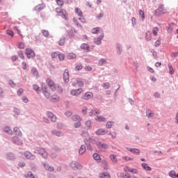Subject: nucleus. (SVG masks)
Segmentation results:
<instances>
[{"label": "nucleus", "mask_w": 178, "mask_h": 178, "mask_svg": "<svg viewBox=\"0 0 178 178\" xmlns=\"http://www.w3.org/2000/svg\"><path fill=\"white\" fill-rule=\"evenodd\" d=\"M142 168L145 170H148V171L152 170V168H151V167L148 166V164H147L146 163H142Z\"/></svg>", "instance_id": "obj_22"}, {"label": "nucleus", "mask_w": 178, "mask_h": 178, "mask_svg": "<svg viewBox=\"0 0 178 178\" xmlns=\"http://www.w3.org/2000/svg\"><path fill=\"white\" fill-rule=\"evenodd\" d=\"M13 142L15 143V144H17L18 145H22L23 144V140H20L19 138L17 137H14L13 138Z\"/></svg>", "instance_id": "obj_17"}, {"label": "nucleus", "mask_w": 178, "mask_h": 178, "mask_svg": "<svg viewBox=\"0 0 178 178\" xmlns=\"http://www.w3.org/2000/svg\"><path fill=\"white\" fill-rule=\"evenodd\" d=\"M6 34H8V35H10V37H13L15 35V33H13V31L12 30H7L6 31Z\"/></svg>", "instance_id": "obj_45"}, {"label": "nucleus", "mask_w": 178, "mask_h": 178, "mask_svg": "<svg viewBox=\"0 0 178 178\" xmlns=\"http://www.w3.org/2000/svg\"><path fill=\"white\" fill-rule=\"evenodd\" d=\"M38 152L42 156V158H44V159H47L48 158V152L45 150L44 148H38Z\"/></svg>", "instance_id": "obj_3"}, {"label": "nucleus", "mask_w": 178, "mask_h": 178, "mask_svg": "<svg viewBox=\"0 0 178 178\" xmlns=\"http://www.w3.org/2000/svg\"><path fill=\"white\" fill-rule=\"evenodd\" d=\"M127 149L128 151H130L131 152H132V154H136V155H140V150L136 148H130V147H127Z\"/></svg>", "instance_id": "obj_16"}, {"label": "nucleus", "mask_w": 178, "mask_h": 178, "mask_svg": "<svg viewBox=\"0 0 178 178\" xmlns=\"http://www.w3.org/2000/svg\"><path fill=\"white\" fill-rule=\"evenodd\" d=\"M17 48H19V49H23L24 48V43L20 42L17 43Z\"/></svg>", "instance_id": "obj_44"}, {"label": "nucleus", "mask_w": 178, "mask_h": 178, "mask_svg": "<svg viewBox=\"0 0 178 178\" xmlns=\"http://www.w3.org/2000/svg\"><path fill=\"white\" fill-rule=\"evenodd\" d=\"M129 173H132L133 175H137V173H138V170L136 168H131V171Z\"/></svg>", "instance_id": "obj_53"}, {"label": "nucleus", "mask_w": 178, "mask_h": 178, "mask_svg": "<svg viewBox=\"0 0 178 178\" xmlns=\"http://www.w3.org/2000/svg\"><path fill=\"white\" fill-rule=\"evenodd\" d=\"M158 28L155 27L152 29V33L154 34V35H158Z\"/></svg>", "instance_id": "obj_60"}, {"label": "nucleus", "mask_w": 178, "mask_h": 178, "mask_svg": "<svg viewBox=\"0 0 178 178\" xmlns=\"http://www.w3.org/2000/svg\"><path fill=\"white\" fill-rule=\"evenodd\" d=\"M97 145L102 151H105V149H106L108 148V145H106L105 143H102V142H97Z\"/></svg>", "instance_id": "obj_9"}, {"label": "nucleus", "mask_w": 178, "mask_h": 178, "mask_svg": "<svg viewBox=\"0 0 178 178\" xmlns=\"http://www.w3.org/2000/svg\"><path fill=\"white\" fill-rule=\"evenodd\" d=\"M51 58L54 59V58H57V56H58L59 52H58V51H54V52L51 53Z\"/></svg>", "instance_id": "obj_48"}, {"label": "nucleus", "mask_w": 178, "mask_h": 178, "mask_svg": "<svg viewBox=\"0 0 178 178\" xmlns=\"http://www.w3.org/2000/svg\"><path fill=\"white\" fill-rule=\"evenodd\" d=\"M51 102H58L59 101V97L56 96L55 97H51Z\"/></svg>", "instance_id": "obj_57"}, {"label": "nucleus", "mask_w": 178, "mask_h": 178, "mask_svg": "<svg viewBox=\"0 0 178 178\" xmlns=\"http://www.w3.org/2000/svg\"><path fill=\"white\" fill-rule=\"evenodd\" d=\"M120 177H121V178H130V174L122 173V174L120 175Z\"/></svg>", "instance_id": "obj_54"}, {"label": "nucleus", "mask_w": 178, "mask_h": 178, "mask_svg": "<svg viewBox=\"0 0 178 178\" xmlns=\"http://www.w3.org/2000/svg\"><path fill=\"white\" fill-rule=\"evenodd\" d=\"M57 5H58V6H63V5L65 4V2H63V0H55Z\"/></svg>", "instance_id": "obj_43"}, {"label": "nucleus", "mask_w": 178, "mask_h": 178, "mask_svg": "<svg viewBox=\"0 0 178 178\" xmlns=\"http://www.w3.org/2000/svg\"><path fill=\"white\" fill-rule=\"evenodd\" d=\"M95 120H96L97 122H106V118L101 115H97L95 118Z\"/></svg>", "instance_id": "obj_18"}, {"label": "nucleus", "mask_w": 178, "mask_h": 178, "mask_svg": "<svg viewBox=\"0 0 178 178\" xmlns=\"http://www.w3.org/2000/svg\"><path fill=\"white\" fill-rule=\"evenodd\" d=\"M100 178H111V175L108 172H102L99 174Z\"/></svg>", "instance_id": "obj_23"}, {"label": "nucleus", "mask_w": 178, "mask_h": 178, "mask_svg": "<svg viewBox=\"0 0 178 178\" xmlns=\"http://www.w3.org/2000/svg\"><path fill=\"white\" fill-rule=\"evenodd\" d=\"M170 177H172V178H176L177 177L178 178V174L176 175V172H175V170H172L170 171L169 173H168Z\"/></svg>", "instance_id": "obj_28"}, {"label": "nucleus", "mask_w": 178, "mask_h": 178, "mask_svg": "<svg viewBox=\"0 0 178 178\" xmlns=\"http://www.w3.org/2000/svg\"><path fill=\"white\" fill-rule=\"evenodd\" d=\"M26 178H35L34 175L33 174L32 172H28L27 175H26Z\"/></svg>", "instance_id": "obj_39"}, {"label": "nucleus", "mask_w": 178, "mask_h": 178, "mask_svg": "<svg viewBox=\"0 0 178 178\" xmlns=\"http://www.w3.org/2000/svg\"><path fill=\"white\" fill-rule=\"evenodd\" d=\"M59 45H65V38H61L58 42Z\"/></svg>", "instance_id": "obj_56"}, {"label": "nucleus", "mask_w": 178, "mask_h": 178, "mask_svg": "<svg viewBox=\"0 0 178 178\" xmlns=\"http://www.w3.org/2000/svg\"><path fill=\"white\" fill-rule=\"evenodd\" d=\"M67 59H76V56L74 53H69L67 56Z\"/></svg>", "instance_id": "obj_30"}, {"label": "nucleus", "mask_w": 178, "mask_h": 178, "mask_svg": "<svg viewBox=\"0 0 178 178\" xmlns=\"http://www.w3.org/2000/svg\"><path fill=\"white\" fill-rule=\"evenodd\" d=\"M6 159L8 161H15V159H16V156H15V154H13V153H8L6 154Z\"/></svg>", "instance_id": "obj_15"}, {"label": "nucleus", "mask_w": 178, "mask_h": 178, "mask_svg": "<svg viewBox=\"0 0 178 178\" xmlns=\"http://www.w3.org/2000/svg\"><path fill=\"white\" fill-rule=\"evenodd\" d=\"M155 13L156 15H157V16H160V15H163V12H162L161 8L156 9Z\"/></svg>", "instance_id": "obj_50"}, {"label": "nucleus", "mask_w": 178, "mask_h": 178, "mask_svg": "<svg viewBox=\"0 0 178 178\" xmlns=\"http://www.w3.org/2000/svg\"><path fill=\"white\" fill-rule=\"evenodd\" d=\"M75 13L77 14V16L79 17H83V11L79 8H75Z\"/></svg>", "instance_id": "obj_21"}, {"label": "nucleus", "mask_w": 178, "mask_h": 178, "mask_svg": "<svg viewBox=\"0 0 178 178\" xmlns=\"http://www.w3.org/2000/svg\"><path fill=\"white\" fill-rule=\"evenodd\" d=\"M85 129H91V121L90 120L86 121V124H85Z\"/></svg>", "instance_id": "obj_38"}, {"label": "nucleus", "mask_w": 178, "mask_h": 178, "mask_svg": "<svg viewBox=\"0 0 178 178\" xmlns=\"http://www.w3.org/2000/svg\"><path fill=\"white\" fill-rule=\"evenodd\" d=\"M97 136H105L106 134V131L104 129H99L96 131Z\"/></svg>", "instance_id": "obj_13"}, {"label": "nucleus", "mask_w": 178, "mask_h": 178, "mask_svg": "<svg viewBox=\"0 0 178 178\" xmlns=\"http://www.w3.org/2000/svg\"><path fill=\"white\" fill-rule=\"evenodd\" d=\"M152 33L151 32L148 31L146 33V35H145V40L147 41H151V38H152Z\"/></svg>", "instance_id": "obj_34"}, {"label": "nucleus", "mask_w": 178, "mask_h": 178, "mask_svg": "<svg viewBox=\"0 0 178 178\" xmlns=\"http://www.w3.org/2000/svg\"><path fill=\"white\" fill-rule=\"evenodd\" d=\"M110 159L112 161L113 163H116L118 162V159L116 158V155L111 154L110 156Z\"/></svg>", "instance_id": "obj_33"}, {"label": "nucleus", "mask_w": 178, "mask_h": 178, "mask_svg": "<svg viewBox=\"0 0 178 178\" xmlns=\"http://www.w3.org/2000/svg\"><path fill=\"white\" fill-rule=\"evenodd\" d=\"M72 120H73L74 122H81L82 119H81V118L80 116H79V115H74V116L72 117Z\"/></svg>", "instance_id": "obj_32"}, {"label": "nucleus", "mask_w": 178, "mask_h": 178, "mask_svg": "<svg viewBox=\"0 0 178 178\" xmlns=\"http://www.w3.org/2000/svg\"><path fill=\"white\" fill-rule=\"evenodd\" d=\"M146 115L147 116H148V118H152V116H154L153 112L151 111L150 110H147Z\"/></svg>", "instance_id": "obj_41"}, {"label": "nucleus", "mask_w": 178, "mask_h": 178, "mask_svg": "<svg viewBox=\"0 0 178 178\" xmlns=\"http://www.w3.org/2000/svg\"><path fill=\"white\" fill-rule=\"evenodd\" d=\"M63 79L65 83H69V70H65L64 74H63Z\"/></svg>", "instance_id": "obj_12"}, {"label": "nucleus", "mask_w": 178, "mask_h": 178, "mask_svg": "<svg viewBox=\"0 0 178 178\" xmlns=\"http://www.w3.org/2000/svg\"><path fill=\"white\" fill-rule=\"evenodd\" d=\"M18 55L21 59H24V55L23 54V51H18Z\"/></svg>", "instance_id": "obj_63"}, {"label": "nucleus", "mask_w": 178, "mask_h": 178, "mask_svg": "<svg viewBox=\"0 0 178 178\" xmlns=\"http://www.w3.org/2000/svg\"><path fill=\"white\" fill-rule=\"evenodd\" d=\"M168 67H169L170 74H175V69H173V67L172 66V65L168 64Z\"/></svg>", "instance_id": "obj_36"}, {"label": "nucleus", "mask_w": 178, "mask_h": 178, "mask_svg": "<svg viewBox=\"0 0 178 178\" xmlns=\"http://www.w3.org/2000/svg\"><path fill=\"white\" fill-rule=\"evenodd\" d=\"M24 155L26 159H35V156L33 155L30 152H25Z\"/></svg>", "instance_id": "obj_10"}, {"label": "nucleus", "mask_w": 178, "mask_h": 178, "mask_svg": "<svg viewBox=\"0 0 178 178\" xmlns=\"http://www.w3.org/2000/svg\"><path fill=\"white\" fill-rule=\"evenodd\" d=\"M42 34H43L44 37H49V31L47 30H42Z\"/></svg>", "instance_id": "obj_40"}, {"label": "nucleus", "mask_w": 178, "mask_h": 178, "mask_svg": "<svg viewBox=\"0 0 178 178\" xmlns=\"http://www.w3.org/2000/svg\"><path fill=\"white\" fill-rule=\"evenodd\" d=\"M95 115H99V111L92 109L89 113V116H95Z\"/></svg>", "instance_id": "obj_25"}, {"label": "nucleus", "mask_w": 178, "mask_h": 178, "mask_svg": "<svg viewBox=\"0 0 178 178\" xmlns=\"http://www.w3.org/2000/svg\"><path fill=\"white\" fill-rule=\"evenodd\" d=\"M99 29L100 28H93L92 29V34H98V33H99Z\"/></svg>", "instance_id": "obj_47"}, {"label": "nucleus", "mask_w": 178, "mask_h": 178, "mask_svg": "<svg viewBox=\"0 0 178 178\" xmlns=\"http://www.w3.org/2000/svg\"><path fill=\"white\" fill-rule=\"evenodd\" d=\"M102 38H104V34H102L99 38L95 39V44L99 45V44H101V41H102Z\"/></svg>", "instance_id": "obj_19"}, {"label": "nucleus", "mask_w": 178, "mask_h": 178, "mask_svg": "<svg viewBox=\"0 0 178 178\" xmlns=\"http://www.w3.org/2000/svg\"><path fill=\"white\" fill-rule=\"evenodd\" d=\"M52 134H54L55 136H58V137H60L63 136V134L60 131H56L55 130L51 131Z\"/></svg>", "instance_id": "obj_35"}, {"label": "nucleus", "mask_w": 178, "mask_h": 178, "mask_svg": "<svg viewBox=\"0 0 178 178\" xmlns=\"http://www.w3.org/2000/svg\"><path fill=\"white\" fill-rule=\"evenodd\" d=\"M105 63H106V60L104 58H102L99 61V66H102V65H105Z\"/></svg>", "instance_id": "obj_55"}, {"label": "nucleus", "mask_w": 178, "mask_h": 178, "mask_svg": "<svg viewBox=\"0 0 178 178\" xmlns=\"http://www.w3.org/2000/svg\"><path fill=\"white\" fill-rule=\"evenodd\" d=\"M81 69H83V65L81 64H78L76 67H75V70L76 72H79V70H81Z\"/></svg>", "instance_id": "obj_51"}, {"label": "nucleus", "mask_w": 178, "mask_h": 178, "mask_svg": "<svg viewBox=\"0 0 178 178\" xmlns=\"http://www.w3.org/2000/svg\"><path fill=\"white\" fill-rule=\"evenodd\" d=\"M44 168L49 172H54V167L49 166L48 164H44Z\"/></svg>", "instance_id": "obj_29"}, {"label": "nucleus", "mask_w": 178, "mask_h": 178, "mask_svg": "<svg viewBox=\"0 0 178 178\" xmlns=\"http://www.w3.org/2000/svg\"><path fill=\"white\" fill-rule=\"evenodd\" d=\"M59 60H65V55L62 53H58Z\"/></svg>", "instance_id": "obj_49"}, {"label": "nucleus", "mask_w": 178, "mask_h": 178, "mask_svg": "<svg viewBox=\"0 0 178 178\" xmlns=\"http://www.w3.org/2000/svg\"><path fill=\"white\" fill-rule=\"evenodd\" d=\"M47 115V117H49V118L51 119V122H56V116H55L54 113L48 112Z\"/></svg>", "instance_id": "obj_14"}, {"label": "nucleus", "mask_w": 178, "mask_h": 178, "mask_svg": "<svg viewBox=\"0 0 178 178\" xmlns=\"http://www.w3.org/2000/svg\"><path fill=\"white\" fill-rule=\"evenodd\" d=\"M74 33H76V31L71 29V31L68 32L69 38H73V37H74Z\"/></svg>", "instance_id": "obj_37"}, {"label": "nucleus", "mask_w": 178, "mask_h": 178, "mask_svg": "<svg viewBox=\"0 0 178 178\" xmlns=\"http://www.w3.org/2000/svg\"><path fill=\"white\" fill-rule=\"evenodd\" d=\"M44 8H45V4L41 3V4H38V6H36L35 7L34 10H35V12H41V10H42V9H44Z\"/></svg>", "instance_id": "obj_11"}, {"label": "nucleus", "mask_w": 178, "mask_h": 178, "mask_svg": "<svg viewBox=\"0 0 178 178\" xmlns=\"http://www.w3.org/2000/svg\"><path fill=\"white\" fill-rule=\"evenodd\" d=\"M76 84L79 86V87H83V86H84V83L81 81H76Z\"/></svg>", "instance_id": "obj_62"}, {"label": "nucleus", "mask_w": 178, "mask_h": 178, "mask_svg": "<svg viewBox=\"0 0 178 178\" xmlns=\"http://www.w3.org/2000/svg\"><path fill=\"white\" fill-rule=\"evenodd\" d=\"M3 131L5 133H7L8 134H10V135L13 134V131H12V129L9 127H5L3 128Z\"/></svg>", "instance_id": "obj_20"}, {"label": "nucleus", "mask_w": 178, "mask_h": 178, "mask_svg": "<svg viewBox=\"0 0 178 178\" xmlns=\"http://www.w3.org/2000/svg\"><path fill=\"white\" fill-rule=\"evenodd\" d=\"M93 158L95 161H99V159H101V156H99L97 153L93 154Z\"/></svg>", "instance_id": "obj_52"}, {"label": "nucleus", "mask_w": 178, "mask_h": 178, "mask_svg": "<svg viewBox=\"0 0 178 178\" xmlns=\"http://www.w3.org/2000/svg\"><path fill=\"white\" fill-rule=\"evenodd\" d=\"M113 122H111V121H109V122H108L107 123H106V127L107 128V129H111L112 128V126H113Z\"/></svg>", "instance_id": "obj_42"}, {"label": "nucleus", "mask_w": 178, "mask_h": 178, "mask_svg": "<svg viewBox=\"0 0 178 178\" xmlns=\"http://www.w3.org/2000/svg\"><path fill=\"white\" fill-rule=\"evenodd\" d=\"M46 83L47 84L48 87L51 89V91H57V92L62 94L63 91L62 88L59 86V85L56 84L54 80H52L51 78H48L46 80Z\"/></svg>", "instance_id": "obj_1"}, {"label": "nucleus", "mask_w": 178, "mask_h": 178, "mask_svg": "<svg viewBox=\"0 0 178 178\" xmlns=\"http://www.w3.org/2000/svg\"><path fill=\"white\" fill-rule=\"evenodd\" d=\"M109 87H110V84H109V83H104V84H103V88H104V90H108V88H109Z\"/></svg>", "instance_id": "obj_59"}, {"label": "nucleus", "mask_w": 178, "mask_h": 178, "mask_svg": "<svg viewBox=\"0 0 178 178\" xmlns=\"http://www.w3.org/2000/svg\"><path fill=\"white\" fill-rule=\"evenodd\" d=\"M42 91L46 98H49L51 97V94L47 91V87H45L44 84H42Z\"/></svg>", "instance_id": "obj_7"}, {"label": "nucleus", "mask_w": 178, "mask_h": 178, "mask_svg": "<svg viewBox=\"0 0 178 178\" xmlns=\"http://www.w3.org/2000/svg\"><path fill=\"white\" fill-rule=\"evenodd\" d=\"M139 15L141 17L143 20H144V19H145V14L144 13V11H143V10H139Z\"/></svg>", "instance_id": "obj_46"}, {"label": "nucleus", "mask_w": 178, "mask_h": 178, "mask_svg": "<svg viewBox=\"0 0 178 178\" xmlns=\"http://www.w3.org/2000/svg\"><path fill=\"white\" fill-rule=\"evenodd\" d=\"M81 92H83V88L72 90L70 91L71 95H74V97H79V95H80V94H81Z\"/></svg>", "instance_id": "obj_5"}, {"label": "nucleus", "mask_w": 178, "mask_h": 178, "mask_svg": "<svg viewBox=\"0 0 178 178\" xmlns=\"http://www.w3.org/2000/svg\"><path fill=\"white\" fill-rule=\"evenodd\" d=\"M70 166H71V168H72V169H74L75 170H76V169H81L83 168V166L80 163H79L76 161H72L71 163Z\"/></svg>", "instance_id": "obj_6"}, {"label": "nucleus", "mask_w": 178, "mask_h": 178, "mask_svg": "<svg viewBox=\"0 0 178 178\" xmlns=\"http://www.w3.org/2000/svg\"><path fill=\"white\" fill-rule=\"evenodd\" d=\"M56 12L58 15V16H61L63 19H65V20H67V12H66V10L58 7L56 8Z\"/></svg>", "instance_id": "obj_2"}, {"label": "nucleus", "mask_w": 178, "mask_h": 178, "mask_svg": "<svg viewBox=\"0 0 178 178\" xmlns=\"http://www.w3.org/2000/svg\"><path fill=\"white\" fill-rule=\"evenodd\" d=\"M94 97V95L91 92H86L85 95L82 97L83 99H86V101L88 99H91Z\"/></svg>", "instance_id": "obj_8"}, {"label": "nucleus", "mask_w": 178, "mask_h": 178, "mask_svg": "<svg viewBox=\"0 0 178 178\" xmlns=\"http://www.w3.org/2000/svg\"><path fill=\"white\" fill-rule=\"evenodd\" d=\"M84 152H86V146L84 145H82L79 148V155H83Z\"/></svg>", "instance_id": "obj_24"}, {"label": "nucleus", "mask_w": 178, "mask_h": 178, "mask_svg": "<svg viewBox=\"0 0 178 178\" xmlns=\"http://www.w3.org/2000/svg\"><path fill=\"white\" fill-rule=\"evenodd\" d=\"M23 92H24V90H23V88H19L17 92V95H22Z\"/></svg>", "instance_id": "obj_64"}, {"label": "nucleus", "mask_w": 178, "mask_h": 178, "mask_svg": "<svg viewBox=\"0 0 178 178\" xmlns=\"http://www.w3.org/2000/svg\"><path fill=\"white\" fill-rule=\"evenodd\" d=\"M13 131H14V133H16V134H18V136H22L23 135L22 131H20V129H19V127H14Z\"/></svg>", "instance_id": "obj_26"}, {"label": "nucleus", "mask_w": 178, "mask_h": 178, "mask_svg": "<svg viewBox=\"0 0 178 178\" xmlns=\"http://www.w3.org/2000/svg\"><path fill=\"white\" fill-rule=\"evenodd\" d=\"M122 159H123L124 161H133V158H132V157H129V156H124L122 157Z\"/></svg>", "instance_id": "obj_58"}, {"label": "nucleus", "mask_w": 178, "mask_h": 178, "mask_svg": "<svg viewBox=\"0 0 178 178\" xmlns=\"http://www.w3.org/2000/svg\"><path fill=\"white\" fill-rule=\"evenodd\" d=\"M74 126L75 128L80 127L81 126V121H77L74 123Z\"/></svg>", "instance_id": "obj_61"}, {"label": "nucleus", "mask_w": 178, "mask_h": 178, "mask_svg": "<svg viewBox=\"0 0 178 178\" xmlns=\"http://www.w3.org/2000/svg\"><path fill=\"white\" fill-rule=\"evenodd\" d=\"M31 74L35 77H38V71L35 67L31 69Z\"/></svg>", "instance_id": "obj_31"}, {"label": "nucleus", "mask_w": 178, "mask_h": 178, "mask_svg": "<svg viewBox=\"0 0 178 178\" xmlns=\"http://www.w3.org/2000/svg\"><path fill=\"white\" fill-rule=\"evenodd\" d=\"M26 55L29 58H34V56H35V53L34 51H33V49L28 48L26 49Z\"/></svg>", "instance_id": "obj_4"}, {"label": "nucleus", "mask_w": 178, "mask_h": 178, "mask_svg": "<svg viewBox=\"0 0 178 178\" xmlns=\"http://www.w3.org/2000/svg\"><path fill=\"white\" fill-rule=\"evenodd\" d=\"M81 48L83 49V51H90V47L86 43L82 44Z\"/></svg>", "instance_id": "obj_27"}]
</instances>
